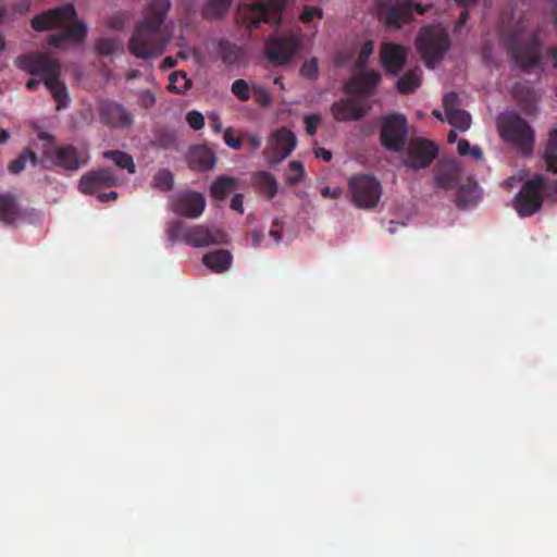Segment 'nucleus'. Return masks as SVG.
Masks as SVG:
<instances>
[{
	"label": "nucleus",
	"mask_w": 557,
	"mask_h": 557,
	"mask_svg": "<svg viewBox=\"0 0 557 557\" xmlns=\"http://www.w3.org/2000/svg\"><path fill=\"white\" fill-rule=\"evenodd\" d=\"M119 178L111 168H100L85 173L78 182V190L84 195H94L104 188L116 186Z\"/></svg>",
	"instance_id": "obj_16"
},
{
	"label": "nucleus",
	"mask_w": 557,
	"mask_h": 557,
	"mask_svg": "<svg viewBox=\"0 0 557 557\" xmlns=\"http://www.w3.org/2000/svg\"><path fill=\"white\" fill-rule=\"evenodd\" d=\"M300 74L307 78L315 79L318 76V61L317 59H311L305 62L300 67Z\"/></svg>",
	"instance_id": "obj_45"
},
{
	"label": "nucleus",
	"mask_w": 557,
	"mask_h": 557,
	"mask_svg": "<svg viewBox=\"0 0 557 557\" xmlns=\"http://www.w3.org/2000/svg\"><path fill=\"white\" fill-rule=\"evenodd\" d=\"M187 228L184 227L183 222L174 221L170 224L168 228V236L172 242H175L180 238L183 239L184 233Z\"/></svg>",
	"instance_id": "obj_46"
},
{
	"label": "nucleus",
	"mask_w": 557,
	"mask_h": 557,
	"mask_svg": "<svg viewBox=\"0 0 557 557\" xmlns=\"http://www.w3.org/2000/svg\"><path fill=\"white\" fill-rule=\"evenodd\" d=\"M281 231H282V224L280 223L278 220H274L272 223V226L269 231V235L271 237H273L275 244H278V242L281 239Z\"/></svg>",
	"instance_id": "obj_52"
},
{
	"label": "nucleus",
	"mask_w": 557,
	"mask_h": 557,
	"mask_svg": "<svg viewBox=\"0 0 557 557\" xmlns=\"http://www.w3.org/2000/svg\"><path fill=\"white\" fill-rule=\"evenodd\" d=\"M186 122L195 131H199L205 126L203 115L196 110H191L186 114Z\"/></svg>",
	"instance_id": "obj_44"
},
{
	"label": "nucleus",
	"mask_w": 557,
	"mask_h": 557,
	"mask_svg": "<svg viewBox=\"0 0 557 557\" xmlns=\"http://www.w3.org/2000/svg\"><path fill=\"white\" fill-rule=\"evenodd\" d=\"M188 159L190 166L198 171H209L214 168L216 162L214 152L206 146L194 147Z\"/></svg>",
	"instance_id": "obj_26"
},
{
	"label": "nucleus",
	"mask_w": 557,
	"mask_h": 557,
	"mask_svg": "<svg viewBox=\"0 0 557 557\" xmlns=\"http://www.w3.org/2000/svg\"><path fill=\"white\" fill-rule=\"evenodd\" d=\"M18 215L15 197L11 194L0 195V220L7 224L13 223Z\"/></svg>",
	"instance_id": "obj_31"
},
{
	"label": "nucleus",
	"mask_w": 557,
	"mask_h": 557,
	"mask_svg": "<svg viewBox=\"0 0 557 557\" xmlns=\"http://www.w3.org/2000/svg\"><path fill=\"white\" fill-rule=\"evenodd\" d=\"M381 82V75L373 71H361L350 77L345 84L347 94L370 97Z\"/></svg>",
	"instance_id": "obj_21"
},
{
	"label": "nucleus",
	"mask_w": 557,
	"mask_h": 557,
	"mask_svg": "<svg viewBox=\"0 0 557 557\" xmlns=\"http://www.w3.org/2000/svg\"><path fill=\"white\" fill-rule=\"evenodd\" d=\"M237 181L231 176H219L210 187L211 197L215 200H224L236 187Z\"/></svg>",
	"instance_id": "obj_30"
},
{
	"label": "nucleus",
	"mask_w": 557,
	"mask_h": 557,
	"mask_svg": "<svg viewBox=\"0 0 557 557\" xmlns=\"http://www.w3.org/2000/svg\"><path fill=\"white\" fill-rule=\"evenodd\" d=\"M497 127L502 139L513 145L522 154L530 156L533 152L534 131L518 113L511 111L500 114Z\"/></svg>",
	"instance_id": "obj_4"
},
{
	"label": "nucleus",
	"mask_w": 557,
	"mask_h": 557,
	"mask_svg": "<svg viewBox=\"0 0 557 557\" xmlns=\"http://www.w3.org/2000/svg\"><path fill=\"white\" fill-rule=\"evenodd\" d=\"M421 85V71L412 69L403 74L396 82L397 90L401 95L413 94Z\"/></svg>",
	"instance_id": "obj_29"
},
{
	"label": "nucleus",
	"mask_w": 557,
	"mask_h": 557,
	"mask_svg": "<svg viewBox=\"0 0 557 557\" xmlns=\"http://www.w3.org/2000/svg\"><path fill=\"white\" fill-rule=\"evenodd\" d=\"M448 48V35L442 29L423 28L417 39V49L429 69L435 67Z\"/></svg>",
	"instance_id": "obj_8"
},
{
	"label": "nucleus",
	"mask_w": 557,
	"mask_h": 557,
	"mask_svg": "<svg viewBox=\"0 0 557 557\" xmlns=\"http://www.w3.org/2000/svg\"><path fill=\"white\" fill-rule=\"evenodd\" d=\"M305 175V168L304 164L300 161L293 160L289 162L285 180L288 185H296L298 184Z\"/></svg>",
	"instance_id": "obj_40"
},
{
	"label": "nucleus",
	"mask_w": 557,
	"mask_h": 557,
	"mask_svg": "<svg viewBox=\"0 0 557 557\" xmlns=\"http://www.w3.org/2000/svg\"><path fill=\"white\" fill-rule=\"evenodd\" d=\"M438 147L433 141L417 137L409 140L404 156L405 166L412 170L426 169L437 157Z\"/></svg>",
	"instance_id": "obj_12"
},
{
	"label": "nucleus",
	"mask_w": 557,
	"mask_h": 557,
	"mask_svg": "<svg viewBox=\"0 0 557 557\" xmlns=\"http://www.w3.org/2000/svg\"><path fill=\"white\" fill-rule=\"evenodd\" d=\"M287 0H244L238 7V18L248 28L261 23L278 25Z\"/></svg>",
	"instance_id": "obj_5"
},
{
	"label": "nucleus",
	"mask_w": 557,
	"mask_h": 557,
	"mask_svg": "<svg viewBox=\"0 0 557 557\" xmlns=\"http://www.w3.org/2000/svg\"><path fill=\"white\" fill-rule=\"evenodd\" d=\"M351 202L359 209H373L382 196L380 181L370 174H355L348 180Z\"/></svg>",
	"instance_id": "obj_7"
},
{
	"label": "nucleus",
	"mask_w": 557,
	"mask_h": 557,
	"mask_svg": "<svg viewBox=\"0 0 557 557\" xmlns=\"http://www.w3.org/2000/svg\"><path fill=\"white\" fill-rule=\"evenodd\" d=\"M125 24V18L122 14H116L110 17L109 26L114 29H122Z\"/></svg>",
	"instance_id": "obj_53"
},
{
	"label": "nucleus",
	"mask_w": 557,
	"mask_h": 557,
	"mask_svg": "<svg viewBox=\"0 0 557 557\" xmlns=\"http://www.w3.org/2000/svg\"><path fill=\"white\" fill-rule=\"evenodd\" d=\"M233 256L228 250L210 251L202 257L203 264L216 273L226 271L232 264Z\"/></svg>",
	"instance_id": "obj_28"
},
{
	"label": "nucleus",
	"mask_w": 557,
	"mask_h": 557,
	"mask_svg": "<svg viewBox=\"0 0 557 557\" xmlns=\"http://www.w3.org/2000/svg\"><path fill=\"white\" fill-rule=\"evenodd\" d=\"M296 144L297 138L295 134L287 127H281L271 135L269 146L264 149L263 156L269 164H278L290 156Z\"/></svg>",
	"instance_id": "obj_13"
},
{
	"label": "nucleus",
	"mask_w": 557,
	"mask_h": 557,
	"mask_svg": "<svg viewBox=\"0 0 557 557\" xmlns=\"http://www.w3.org/2000/svg\"><path fill=\"white\" fill-rule=\"evenodd\" d=\"M117 198V193L112 190V191H109V193H100L98 195V200L101 201V202H109V201H113Z\"/></svg>",
	"instance_id": "obj_58"
},
{
	"label": "nucleus",
	"mask_w": 557,
	"mask_h": 557,
	"mask_svg": "<svg viewBox=\"0 0 557 557\" xmlns=\"http://www.w3.org/2000/svg\"><path fill=\"white\" fill-rule=\"evenodd\" d=\"M471 146L467 139H459L457 150L461 156H466L471 150Z\"/></svg>",
	"instance_id": "obj_57"
},
{
	"label": "nucleus",
	"mask_w": 557,
	"mask_h": 557,
	"mask_svg": "<svg viewBox=\"0 0 557 557\" xmlns=\"http://www.w3.org/2000/svg\"><path fill=\"white\" fill-rule=\"evenodd\" d=\"M380 58L386 72L397 75L405 66L407 50L400 45L384 42L380 49Z\"/></svg>",
	"instance_id": "obj_23"
},
{
	"label": "nucleus",
	"mask_w": 557,
	"mask_h": 557,
	"mask_svg": "<svg viewBox=\"0 0 557 557\" xmlns=\"http://www.w3.org/2000/svg\"><path fill=\"white\" fill-rule=\"evenodd\" d=\"M367 63H368V58H364L359 53L357 61H356V67L359 70H362L363 67H366Z\"/></svg>",
	"instance_id": "obj_63"
},
{
	"label": "nucleus",
	"mask_w": 557,
	"mask_h": 557,
	"mask_svg": "<svg viewBox=\"0 0 557 557\" xmlns=\"http://www.w3.org/2000/svg\"><path fill=\"white\" fill-rule=\"evenodd\" d=\"M262 239H263V234L261 231L253 230L251 232V240H252V245L255 247H259L261 245Z\"/></svg>",
	"instance_id": "obj_59"
},
{
	"label": "nucleus",
	"mask_w": 557,
	"mask_h": 557,
	"mask_svg": "<svg viewBox=\"0 0 557 557\" xmlns=\"http://www.w3.org/2000/svg\"><path fill=\"white\" fill-rule=\"evenodd\" d=\"M95 46L98 53L103 57L113 54L117 49V44L112 38H99Z\"/></svg>",
	"instance_id": "obj_43"
},
{
	"label": "nucleus",
	"mask_w": 557,
	"mask_h": 557,
	"mask_svg": "<svg viewBox=\"0 0 557 557\" xmlns=\"http://www.w3.org/2000/svg\"><path fill=\"white\" fill-rule=\"evenodd\" d=\"M97 114L100 123L111 129H129L135 122L133 113L127 108L111 99L99 101Z\"/></svg>",
	"instance_id": "obj_11"
},
{
	"label": "nucleus",
	"mask_w": 557,
	"mask_h": 557,
	"mask_svg": "<svg viewBox=\"0 0 557 557\" xmlns=\"http://www.w3.org/2000/svg\"><path fill=\"white\" fill-rule=\"evenodd\" d=\"M298 50V42L293 37L270 38L264 47L267 60L275 66L289 63Z\"/></svg>",
	"instance_id": "obj_14"
},
{
	"label": "nucleus",
	"mask_w": 557,
	"mask_h": 557,
	"mask_svg": "<svg viewBox=\"0 0 557 557\" xmlns=\"http://www.w3.org/2000/svg\"><path fill=\"white\" fill-rule=\"evenodd\" d=\"M104 159L111 160L117 168L126 170L129 174L136 172L133 157L121 150H107L102 153Z\"/></svg>",
	"instance_id": "obj_32"
},
{
	"label": "nucleus",
	"mask_w": 557,
	"mask_h": 557,
	"mask_svg": "<svg viewBox=\"0 0 557 557\" xmlns=\"http://www.w3.org/2000/svg\"><path fill=\"white\" fill-rule=\"evenodd\" d=\"M233 0H208L202 8V16L208 20L222 18Z\"/></svg>",
	"instance_id": "obj_33"
},
{
	"label": "nucleus",
	"mask_w": 557,
	"mask_h": 557,
	"mask_svg": "<svg viewBox=\"0 0 557 557\" xmlns=\"http://www.w3.org/2000/svg\"><path fill=\"white\" fill-rule=\"evenodd\" d=\"M176 144L175 133L168 128H159L154 133L153 145L163 148L170 149L173 148Z\"/></svg>",
	"instance_id": "obj_38"
},
{
	"label": "nucleus",
	"mask_w": 557,
	"mask_h": 557,
	"mask_svg": "<svg viewBox=\"0 0 557 557\" xmlns=\"http://www.w3.org/2000/svg\"><path fill=\"white\" fill-rule=\"evenodd\" d=\"M314 154L318 159H322L325 162H330L332 160V152L325 148H318L314 151Z\"/></svg>",
	"instance_id": "obj_56"
},
{
	"label": "nucleus",
	"mask_w": 557,
	"mask_h": 557,
	"mask_svg": "<svg viewBox=\"0 0 557 557\" xmlns=\"http://www.w3.org/2000/svg\"><path fill=\"white\" fill-rule=\"evenodd\" d=\"M190 81L183 72H174L169 77V89L176 94H182L190 88Z\"/></svg>",
	"instance_id": "obj_39"
},
{
	"label": "nucleus",
	"mask_w": 557,
	"mask_h": 557,
	"mask_svg": "<svg viewBox=\"0 0 557 557\" xmlns=\"http://www.w3.org/2000/svg\"><path fill=\"white\" fill-rule=\"evenodd\" d=\"M459 104V96L455 91L446 94L443 98L446 121L455 128L465 132L471 125V116L467 111L460 109Z\"/></svg>",
	"instance_id": "obj_22"
},
{
	"label": "nucleus",
	"mask_w": 557,
	"mask_h": 557,
	"mask_svg": "<svg viewBox=\"0 0 557 557\" xmlns=\"http://www.w3.org/2000/svg\"><path fill=\"white\" fill-rule=\"evenodd\" d=\"M509 53L517 66L527 70L539 63L542 55V46L536 36L523 44L512 40L509 45Z\"/></svg>",
	"instance_id": "obj_15"
},
{
	"label": "nucleus",
	"mask_w": 557,
	"mask_h": 557,
	"mask_svg": "<svg viewBox=\"0 0 557 557\" xmlns=\"http://www.w3.org/2000/svg\"><path fill=\"white\" fill-rule=\"evenodd\" d=\"M247 140L252 150H257L261 146V138L258 135H250Z\"/></svg>",
	"instance_id": "obj_60"
},
{
	"label": "nucleus",
	"mask_w": 557,
	"mask_h": 557,
	"mask_svg": "<svg viewBox=\"0 0 557 557\" xmlns=\"http://www.w3.org/2000/svg\"><path fill=\"white\" fill-rule=\"evenodd\" d=\"M369 109L368 102L360 97H347L335 101L331 113L337 122L359 121Z\"/></svg>",
	"instance_id": "obj_18"
},
{
	"label": "nucleus",
	"mask_w": 557,
	"mask_h": 557,
	"mask_svg": "<svg viewBox=\"0 0 557 557\" xmlns=\"http://www.w3.org/2000/svg\"><path fill=\"white\" fill-rule=\"evenodd\" d=\"M183 240L193 247H206L228 243L227 235L222 230L205 225L188 227L184 233Z\"/></svg>",
	"instance_id": "obj_17"
},
{
	"label": "nucleus",
	"mask_w": 557,
	"mask_h": 557,
	"mask_svg": "<svg viewBox=\"0 0 557 557\" xmlns=\"http://www.w3.org/2000/svg\"><path fill=\"white\" fill-rule=\"evenodd\" d=\"M219 55L223 63L226 65H234L239 62L242 58V50L236 45L231 44L227 40H221L219 42Z\"/></svg>",
	"instance_id": "obj_34"
},
{
	"label": "nucleus",
	"mask_w": 557,
	"mask_h": 557,
	"mask_svg": "<svg viewBox=\"0 0 557 557\" xmlns=\"http://www.w3.org/2000/svg\"><path fill=\"white\" fill-rule=\"evenodd\" d=\"M547 170L557 173V128L549 133L547 146L544 153Z\"/></svg>",
	"instance_id": "obj_35"
},
{
	"label": "nucleus",
	"mask_w": 557,
	"mask_h": 557,
	"mask_svg": "<svg viewBox=\"0 0 557 557\" xmlns=\"http://www.w3.org/2000/svg\"><path fill=\"white\" fill-rule=\"evenodd\" d=\"M413 11L418 14H424L425 9L421 4L413 3L410 0H396L387 10V25L399 28L411 18Z\"/></svg>",
	"instance_id": "obj_24"
},
{
	"label": "nucleus",
	"mask_w": 557,
	"mask_h": 557,
	"mask_svg": "<svg viewBox=\"0 0 557 557\" xmlns=\"http://www.w3.org/2000/svg\"><path fill=\"white\" fill-rule=\"evenodd\" d=\"M231 90L240 101H248L252 95L251 86L243 78L234 81Z\"/></svg>",
	"instance_id": "obj_41"
},
{
	"label": "nucleus",
	"mask_w": 557,
	"mask_h": 557,
	"mask_svg": "<svg viewBox=\"0 0 557 557\" xmlns=\"http://www.w3.org/2000/svg\"><path fill=\"white\" fill-rule=\"evenodd\" d=\"M407 137V120L403 114L394 113L382 119L380 140L386 150L401 151L405 148Z\"/></svg>",
	"instance_id": "obj_10"
},
{
	"label": "nucleus",
	"mask_w": 557,
	"mask_h": 557,
	"mask_svg": "<svg viewBox=\"0 0 557 557\" xmlns=\"http://www.w3.org/2000/svg\"><path fill=\"white\" fill-rule=\"evenodd\" d=\"M481 190L478 183L468 178L466 184H462L457 189L456 205L459 209H469L478 205L481 199Z\"/></svg>",
	"instance_id": "obj_25"
},
{
	"label": "nucleus",
	"mask_w": 557,
	"mask_h": 557,
	"mask_svg": "<svg viewBox=\"0 0 557 557\" xmlns=\"http://www.w3.org/2000/svg\"><path fill=\"white\" fill-rule=\"evenodd\" d=\"M468 154L475 160H481L483 158V152L478 146L472 147Z\"/></svg>",
	"instance_id": "obj_62"
},
{
	"label": "nucleus",
	"mask_w": 557,
	"mask_h": 557,
	"mask_svg": "<svg viewBox=\"0 0 557 557\" xmlns=\"http://www.w3.org/2000/svg\"><path fill=\"white\" fill-rule=\"evenodd\" d=\"M252 186L267 196L268 199L274 198L278 191V183L274 175L267 171H259L251 176Z\"/></svg>",
	"instance_id": "obj_27"
},
{
	"label": "nucleus",
	"mask_w": 557,
	"mask_h": 557,
	"mask_svg": "<svg viewBox=\"0 0 557 557\" xmlns=\"http://www.w3.org/2000/svg\"><path fill=\"white\" fill-rule=\"evenodd\" d=\"M27 162H30L34 166L38 163L37 154L29 149H26L16 159L11 161L8 170L11 174H18L25 169Z\"/></svg>",
	"instance_id": "obj_36"
},
{
	"label": "nucleus",
	"mask_w": 557,
	"mask_h": 557,
	"mask_svg": "<svg viewBox=\"0 0 557 557\" xmlns=\"http://www.w3.org/2000/svg\"><path fill=\"white\" fill-rule=\"evenodd\" d=\"M39 138L47 141L42 149V156L53 166L67 172H76L89 161L86 150H79L73 145L58 146L54 144L53 137L47 133L39 134Z\"/></svg>",
	"instance_id": "obj_6"
},
{
	"label": "nucleus",
	"mask_w": 557,
	"mask_h": 557,
	"mask_svg": "<svg viewBox=\"0 0 557 557\" xmlns=\"http://www.w3.org/2000/svg\"><path fill=\"white\" fill-rule=\"evenodd\" d=\"M321 119L317 114L307 115L305 117L306 132L308 135L313 136L317 133L318 125Z\"/></svg>",
	"instance_id": "obj_49"
},
{
	"label": "nucleus",
	"mask_w": 557,
	"mask_h": 557,
	"mask_svg": "<svg viewBox=\"0 0 557 557\" xmlns=\"http://www.w3.org/2000/svg\"><path fill=\"white\" fill-rule=\"evenodd\" d=\"M174 185V176L173 173L169 170L162 169L159 170L151 182V186L159 191L166 193L173 188Z\"/></svg>",
	"instance_id": "obj_37"
},
{
	"label": "nucleus",
	"mask_w": 557,
	"mask_h": 557,
	"mask_svg": "<svg viewBox=\"0 0 557 557\" xmlns=\"http://www.w3.org/2000/svg\"><path fill=\"white\" fill-rule=\"evenodd\" d=\"M545 183L543 175H535L522 185L513 199V208L520 216H531L541 210Z\"/></svg>",
	"instance_id": "obj_9"
},
{
	"label": "nucleus",
	"mask_w": 557,
	"mask_h": 557,
	"mask_svg": "<svg viewBox=\"0 0 557 557\" xmlns=\"http://www.w3.org/2000/svg\"><path fill=\"white\" fill-rule=\"evenodd\" d=\"M15 65L34 76L26 83L28 90H35L42 82L54 98L58 111L69 106V92L65 84L60 81L61 65L57 59L46 52L26 53L16 58Z\"/></svg>",
	"instance_id": "obj_2"
},
{
	"label": "nucleus",
	"mask_w": 557,
	"mask_h": 557,
	"mask_svg": "<svg viewBox=\"0 0 557 557\" xmlns=\"http://www.w3.org/2000/svg\"><path fill=\"white\" fill-rule=\"evenodd\" d=\"M172 211L188 219L199 218L206 208L205 197L196 191H184L176 195L171 202Z\"/></svg>",
	"instance_id": "obj_19"
},
{
	"label": "nucleus",
	"mask_w": 557,
	"mask_h": 557,
	"mask_svg": "<svg viewBox=\"0 0 557 557\" xmlns=\"http://www.w3.org/2000/svg\"><path fill=\"white\" fill-rule=\"evenodd\" d=\"M321 194L323 197H329V198H337L339 196V191L338 190H332L330 187H324L322 190H321Z\"/></svg>",
	"instance_id": "obj_61"
},
{
	"label": "nucleus",
	"mask_w": 557,
	"mask_h": 557,
	"mask_svg": "<svg viewBox=\"0 0 557 557\" xmlns=\"http://www.w3.org/2000/svg\"><path fill=\"white\" fill-rule=\"evenodd\" d=\"M223 139L224 143L234 150H239L243 146L242 139L234 137V129L232 127H227L224 131Z\"/></svg>",
	"instance_id": "obj_48"
},
{
	"label": "nucleus",
	"mask_w": 557,
	"mask_h": 557,
	"mask_svg": "<svg viewBox=\"0 0 557 557\" xmlns=\"http://www.w3.org/2000/svg\"><path fill=\"white\" fill-rule=\"evenodd\" d=\"M436 187L445 190L459 188L461 184V168L455 160L440 162L434 170Z\"/></svg>",
	"instance_id": "obj_20"
},
{
	"label": "nucleus",
	"mask_w": 557,
	"mask_h": 557,
	"mask_svg": "<svg viewBox=\"0 0 557 557\" xmlns=\"http://www.w3.org/2000/svg\"><path fill=\"white\" fill-rule=\"evenodd\" d=\"M170 7V0H149L144 20L136 26L128 44L136 58L147 60L165 51L171 34L162 25Z\"/></svg>",
	"instance_id": "obj_1"
},
{
	"label": "nucleus",
	"mask_w": 557,
	"mask_h": 557,
	"mask_svg": "<svg viewBox=\"0 0 557 557\" xmlns=\"http://www.w3.org/2000/svg\"><path fill=\"white\" fill-rule=\"evenodd\" d=\"M252 95L256 99V102L263 108H268L272 103L271 96L269 91L261 85L252 84L251 85Z\"/></svg>",
	"instance_id": "obj_42"
},
{
	"label": "nucleus",
	"mask_w": 557,
	"mask_h": 557,
	"mask_svg": "<svg viewBox=\"0 0 557 557\" xmlns=\"http://www.w3.org/2000/svg\"><path fill=\"white\" fill-rule=\"evenodd\" d=\"M176 65V60L172 57H166L163 60L164 67H174Z\"/></svg>",
	"instance_id": "obj_64"
},
{
	"label": "nucleus",
	"mask_w": 557,
	"mask_h": 557,
	"mask_svg": "<svg viewBox=\"0 0 557 557\" xmlns=\"http://www.w3.org/2000/svg\"><path fill=\"white\" fill-rule=\"evenodd\" d=\"M373 50H374V44L373 41L371 40H368L366 41L362 46H361V49L359 51V53L364 57V58H368L373 53Z\"/></svg>",
	"instance_id": "obj_55"
},
{
	"label": "nucleus",
	"mask_w": 557,
	"mask_h": 557,
	"mask_svg": "<svg viewBox=\"0 0 557 557\" xmlns=\"http://www.w3.org/2000/svg\"><path fill=\"white\" fill-rule=\"evenodd\" d=\"M314 17L322 18L323 11L317 7L306 5L300 15L302 23H310Z\"/></svg>",
	"instance_id": "obj_47"
},
{
	"label": "nucleus",
	"mask_w": 557,
	"mask_h": 557,
	"mask_svg": "<svg viewBox=\"0 0 557 557\" xmlns=\"http://www.w3.org/2000/svg\"><path fill=\"white\" fill-rule=\"evenodd\" d=\"M209 125L215 134L221 133L222 122L220 115L216 112H212L209 114Z\"/></svg>",
	"instance_id": "obj_51"
},
{
	"label": "nucleus",
	"mask_w": 557,
	"mask_h": 557,
	"mask_svg": "<svg viewBox=\"0 0 557 557\" xmlns=\"http://www.w3.org/2000/svg\"><path fill=\"white\" fill-rule=\"evenodd\" d=\"M231 209L234 211H237L238 213L243 214L244 208H243V196L240 194H236L232 200H231Z\"/></svg>",
	"instance_id": "obj_54"
},
{
	"label": "nucleus",
	"mask_w": 557,
	"mask_h": 557,
	"mask_svg": "<svg viewBox=\"0 0 557 557\" xmlns=\"http://www.w3.org/2000/svg\"><path fill=\"white\" fill-rule=\"evenodd\" d=\"M156 103V97L150 90H143L139 94V104L145 109L153 107Z\"/></svg>",
	"instance_id": "obj_50"
},
{
	"label": "nucleus",
	"mask_w": 557,
	"mask_h": 557,
	"mask_svg": "<svg viewBox=\"0 0 557 557\" xmlns=\"http://www.w3.org/2000/svg\"><path fill=\"white\" fill-rule=\"evenodd\" d=\"M32 27L36 32H44L51 27L62 30L48 38L50 46L59 48L66 41L82 42L87 36V25L76 21V11L72 4L51 9L36 15L32 20Z\"/></svg>",
	"instance_id": "obj_3"
}]
</instances>
